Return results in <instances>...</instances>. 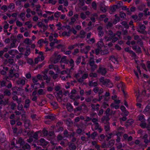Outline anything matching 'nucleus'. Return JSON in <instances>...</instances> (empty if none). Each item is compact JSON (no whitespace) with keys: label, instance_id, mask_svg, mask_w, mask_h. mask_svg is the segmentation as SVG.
I'll use <instances>...</instances> for the list:
<instances>
[{"label":"nucleus","instance_id":"obj_1","mask_svg":"<svg viewBox=\"0 0 150 150\" xmlns=\"http://www.w3.org/2000/svg\"><path fill=\"white\" fill-rule=\"evenodd\" d=\"M100 82L103 85H107L110 82V80L107 79H105L104 76H101L100 78Z\"/></svg>","mask_w":150,"mask_h":150},{"label":"nucleus","instance_id":"obj_2","mask_svg":"<svg viewBox=\"0 0 150 150\" xmlns=\"http://www.w3.org/2000/svg\"><path fill=\"white\" fill-rule=\"evenodd\" d=\"M98 72L100 74L103 76H105L106 74L107 71L105 68L100 67L98 71Z\"/></svg>","mask_w":150,"mask_h":150},{"label":"nucleus","instance_id":"obj_3","mask_svg":"<svg viewBox=\"0 0 150 150\" xmlns=\"http://www.w3.org/2000/svg\"><path fill=\"white\" fill-rule=\"evenodd\" d=\"M42 134V130H39L35 132V133L33 134L32 137L36 140H37L38 139V135L41 136Z\"/></svg>","mask_w":150,"mask_h":150},{"label":"nucleus","instance_id":"obj_4","mask_svg":"<svg viewBox=\"0 0 150 150\" xmlns=\"http://www.w3.org/2000/svg\"><path fill=\"white\" fill-rule=\"evenodd\" d=\"M125 50L127 52H128L130 54L132 55V56L133 57H135L136 56V54L132 50H130L129 47H127L126 48Z\"/></svg>","mask_w":150,"mask_h":150},{"label":"nucleus","instance_id":"obj_5","mask_svg":"<svg viewBox=\"0 0 150 150\" xmlns=\"http://www.w3.org/2000/svg\"><path fill=\"white\" fill-rule=\"evenodd\" d=\"M105 5L103 2H101L99 3V7L100 11L103 12H106L107 9L105 7Z\"/></svg>","mask_w":150,"mask_h":150},{"label":"nucleus","instance_id":"obj_6","mask_svg":"<svg viewBox=\"0 0 150 150\" xmlns=\"http://www.w3.org/2000/svg\"><path fill=\"white\" fill-rule=\"evenodd\" d=\"M61 56L60 54H58L57 56H55L53 59V62L54 64L57 63L61 59Z\"/></svg>","mask_w":150,"mask_h":150},{"label":"nucleus","instance_id":"obj_7","mask_svg":"<svg viewBox=\"0 0 150 150\" xmlns=\"http://www.w3.org/2000/svg\"><path fill=\"white\" fill-rule=\"evenodd\" d=\"M30 102L31 101L29 98L26 99L25 102L24 108H28L30 106Z\"/></svg>","mask_w":150,"mask_h":150},{"label":"nucleus","instance_id":"obj_8","mask_svg":"<svg viewBox=\"0 0 150 150\" xmlns=\"http://www.w3.org/2000/svg\"><path fill=\"white\" fill-rule=\"evenodd\" d=\"M115 18L113 21V23L114 24H116L117 23L119 22L120 20V18L119 17L117 14L115 15Z\"/></svg>","mask_w":150,"mask_h":150},{"label":"nucleus","instance_id":"obj_9","mask_svg":"<svg viewBox=\"0 0 150 150\" xmlns=\"http://www.w3.org/2000/svg\"><path fill=\"white\" fill-rule=\"evenodd\" d=\"M16 143L17 144H19L21 146H22L24 145L25 142L21 137H20L17 140H16Z\"/></svg>","mask_w":150,"mask_h":150},{"label":"nucleus","instance_id":"obj_10","mask_svg":"<svg viewBox=\"0 0 150 150\" xmlns=\"http://www.w3.org/2000/svg\"><path fill=\"white\" fill-rule=\"evenodd\" d=\"M8 53L11 55H14L18 53V51L16 49H12L9 50Z\"/></svg>","mask_w":150,"mask_h":150},{"label":"nucleus","instance_id":"obj_11","mask_svg":"<svg viewBox=\"0 0 150 150\" xmlns=\"http://www.w3.org/2000/svg\"><path fill=\"white\" fill-rule=\"evenodd\" d=\"M98 85V83L97 81L93 82L92 81H90L89 82L88 85L90 87H96Z\"/></svg>","mask_w":150,"mask_h":150},{"label":"nucleus","instance_id":"obj_12","mask_svg":"<svg viewBox=\"0 0 150 150\" xmlns=\"http://www.w3.org/2000/svg\"><path fill=\"white\" fill-rule=\"evenodd\" d=\"M40 144L42 146H46L47 144V141L44 138H41L40 139Z\"/></svg>","mask_w":150,"mask_h":150},{"label":"nucleus","instance_id":"obj_13","mask_svg":"<svg viewBox=\"0 0 150 150\" xmlns=\"http://www.w3.org/2000/svg\"><path fill=\"white\" fill-rule=\"evenodd\" d=\"M17 83L18 85L23 86L25 84V80L23 79H19L17 81Z\"/></svg>","mask_w":150,"mask_h":150},{"label":"nucleus","instance_id":"obj_14","mask_svg":"<svg viewBox=\"0 0 150 150\" xmlns=\"http://www.w3.org/2000/svg\"><path fill=\"white\" fill-rule=\"evenodd\" d=\"M39 86L40 88H42V86L39 83H35L33 84H32L31 86V87H32L34 89H37V87L36 86Z\"/></svg>","mask_w":150,"mask_h":150},{"label":"nucleus","instance_id":"obj_15","mask_svg":"<svg viewBox=\"0 0 150 150\" xmlns=\"http://www.w3.org/2000/svg\"><path fill=\"white\" fill-rule=\"evenodd\" d=\"M8 100L5 99L4 100H0V105H7L8 104Z\"/></svg>","mask_w":150,"mask_h":150},{"label":"nucleus","instance_id":"obj_16","mask_svg":"<svg viewBox=\"0 0 150 150\" xmlns=\"http://www.w3.org/2000/svg\"><path fill=\"white\" fill-rule=\"evenodd\" d=\"M46 119H50L53 120L55 119V117L54 115L52 114L48 115L45 117Z\"/></svg>","mask_w":150,"mask_h":150},{"label":"nucleus","instance_id":"obj_17","mask_svg":"<svg viewBox=\"0 0 150 150\" xmlns=\"http://www.w3.org/2000/svg\"><path fill=\"white\" fill-rule=\"evenodd\" d=\"M110 106L111 108H114L116 109H119L120 107L119 105L118 104L116 105L114 103H112L110 104Z\"/></svg>","mask_w":150,"mask_h":150},{"label":"nucleus","instance_id":"obj_18","mask_svg":"<svg viewBox=\"0 0 150 150\" xmlns=\"http://www.w3.org/2000/svg\"><path fill=\"white\" fill-rule=\"evenodd\" d=\"M115 143V141L113 139L111 140L107 144L108 147H110L113 146Z\"/></svg>","mask_w":150,"mask_h":150},{"label":"nucleus","instance_id":"obj_19","mask_svg":"<svg viewBox=\"0 0 150 150\" xmlns=\"http://www.w3.org/2000/svg\"><path fill=\"white\" fill-rule=\"evenodd\" d=\"M67 108L68 111L69 112H71L74 111L73 107L70 104L69 105H67Z\"/></svg>","mask_w":150,"mask_h":150},{"label":"nucleus","instance_id":"obj_20","mask_svg":"<svg viewBox=\"0 0 150 150\" xmlns=\"http://www.w3.org/2000/svg\"><path fill=\"white\" fill-rule=\"evenodd\" d=\"M110 115H106L105 116H104L101 119V121H104L105 120L107 121H108L110 119L109 116Z\"/></svg>","mask_w":150,"mask_h":150},{"label":"nucleus","instance_id":"obj_21","mask_svg":"<svg viewBox=\"0 0 150 150\" xmlns=\"http://www.w3.org/2000/svg\"><path fill=\"white\" fill-rule=\"evenodd\" d=\"M138 120L139 121H145V119L144 118L145 116L144 115L142 114L139 115L138 116Z\"/></svg>","mask_w":150,"mask_h":150},{"label":"nucleus","instance_id":"obj_22","mask_svg":"<svg viewBox=\"0 0 150 150\" xmlns=\"http://www.w3.org/2000/svg\"><path fill=\"white\" fill-rule=\"evenodd\" d=\"M82 107L81 106H79L74 110V113L76 115L77 112L80 111L82 109Z\"/></svg>","mask_w":150,"mask_h":150},{"label":"nucleus","instance_id":"obj_23","mask_svg":"<svg viewBox=\"0 0 150 150\" xmlns=\"http://www.w3.org/2000/svg\"><path fill=\"white\" fill-rule=\"evenodd\" d=\"M33 133L32 132H30V130L29 128L27 130H25L24 132V135H30V136H32L31 135Z\"/></svg>","mask_w":150,"mask_h":150},{"label":"nucleus","instance_id":"obj_24","mask_svg":"<svg viewBox=\"0 0 150 150\" xmlns=\"http://www.w3.org/2000/svg\"><path fill=\"white\" fill-rule=\"evenodd\" d=\"M81 56H79L75 61V62L77 65H78L80 64L81 61Z\"/></svg>","mask_w":150,"mask_h":150},{"label":"nucleus","instance_id":"obj_25","mask_svg":"<svg viewBox=\"0 0 150 150\" xmlns=\"http://www.w3.org/2000/svg\"><path fill=\"white\" fill-rule=\"evenodd\" d=\"M89 65L91 67V70L92 71H94L98 67V66L95 64L90 65Z\"/></svg>","mask_w":150,"mask_h":150},{"label":"nucleus","instance_id":"obj_26","mask_svg":"<svg viewBox=\"0 0 150 150\" xmlns=\"http://www.w3.org/2000/svg\"><path fill=\"white\" fill-rule=\"evenodd\" d=\"M42 131V134L45 136H48V131L45 128H44Z\"/></svg>","mask_w":150,"mask_h":150},{"label":"nucleus","instance_id":"obj_27","mask_svg":"<svg viewBox=\"0 0 150 150\" xmlns=\"http://www.w3.org/2000/svg\"><path fill=\"white\" fill-rule=\"evenodd\" d=\"M113 112V111L112 110L111 111H110V109L109 108H107L106 110L105 113L106 115H112V112Z\"/></svg>","mask_w":150,"mask_h":150},{"label":"nucleus","instance_id":"obj_28","mask_svg":"<svg viewBox=\"0 0 150 150\" xmlns=\"http://www.w3.org/2000/svg\"><path fill=\"white\" fill-rule=\"evenodd\" d=\"M150 109V103H148L145 107L144 112H147L149 111Z\"/></svg>","mask_w":150,"mask_h":150},{"label":"nucleus","instance_id":"obj_29","mask_svg":"<svg viewBox=\"0 0 150 150\" xmlns=\"http://www.w3.org/2000/svg\"><path fill=\"white\" fill-rule=\"evenodd\" d=\"M97 135V133L95 131L93 132L91 135V139L93 140L95 139V137Z\"/></svg>","mask_w":150,"mask_h":150},{"label":"nucleus","instance_id":"obj_30","mask_svg":"<svg viewBox=\"0 0 150 150\" xmlns=\"http://www.w3.org/2000/svg\"><path fill=\"white\" fill-rule=\"evenodd\" d=\"M6 81L4 80L0 81V85L2 87L6 86Z\"/></svg>","mask_w":150,"mask_h":150},{"label":"nucleus","instance_id":"obj_31","mask_svg":"<svg viewBox=\"0 0 150 150\" xmlns=\"http://www.w3.org/2000/svg\"><path fill=\"white\" fill-rule=\"evenodd\" d=\"M62 95V92L61 90L59 91L57 93L56 96L58 98L61 99V97L60 96V95Z\"/></svg>","mask_w":150,"mask_h":150},{"label":"nucleus","instance_id":"obj_32","mask_svg":"<svg viewBox=\"0 0 150 150\" xmlns=\"http://www.w3.org/2000/svg\"><path fill=\"white\" fill-rule=\"evenodd\" d=\"M5 137V135L4 133H0V140L1 141H4Z\"/></svg>","mask_w":150,"mask_h":150},{"label":"nucleus","instance_id":"obj_33","mask_svg":"<svg viewBox=\"0 0 150 150\" xmlns=\"http://www.w3.org/2000/svg\"><path fill=\"white\" fill-rule=\"evenodd\" d=\"M24 42L26 44L29 45L31 42V40L28 38H26L24 40Z\"/></svg>","mask_w":150,"mask_h":150},{"label":"nucleus","instance_id":"obj_34","mask_svg":"<svg viewBox=\"0 0 150 150\" xmlns=\"http://www.w3.org/2000/svg\"><path fill=\"white\" fill-rule=\"evenodd\" d=\"M87 42L90 44H92L94 43L95 42V40L94 38H92L90 39L87 41Z\"/></svg>","mask_w":150,"mask_h":150},{"label":"nucleus","instance_id":"obj_35","mask_svg":"<svg viewBox=\"0 0 150 150\" xmlns=\"http://www.w3.org/2000/svg\"><path fill=\"white\" fill-rule=\"evenodd\" d=\"M23 148L24 149H27L29 150L30 149V147L29 144H26L23 146Z\"/></svg>","mask_w":150,"mask_h":150},{"label":"nucleus","instance_id":"obj_36","mask_svg":"<svg viewBox=\"0 0 150 150\" xmlns=\"http://www.w3.org/2000/svg\"><path fill=\"white\" fill-rule=\"evenodd\" d=\"M38 93L39 95H43L45 94V92L43 91L42 89H40L38 91Z\"/></svg>","mask_w":150,"mask_h":150},{"label":"nucleus","instance_id":"obj_37","mask_svg":"<svg viewBox=\"0 0 150 150\" xmlns=\"http://www.w3.org/2000/svg\"><path fill=\"white\" fill-rule=\"evenodd\" d=\"M85 34L86 33L85 31L83 30L81 31L80 32V34L81 35V36H80L79 37L81 38H85Z\"/></svg>","mask_w":150,"mask_h":150},{"label":"nucleus","instance_id":"obj_38","mask_svg":"<svg viewBox=\"0 0 150 150\" xmlns=\"http://www.w3.org/2000/svg\"><path fill=\"white\" fill-rule=\"evenodd\" d=\"M27 62L30 65H32L33 64V61L31 58H29L27 60Z\"/></svg>","mask_w":150,"mask_h":150},{"label":"nucleus","instance_id":"obj_39","mask_svg":"<svg viewBox=\"0 0 150 150\" xmlns=\"http://www.w3.org/2000/svg\"><path fill=\"white\" fill-rule=\"evenodd\" d=\"M4 94L7 96H9L11 94V91L7 89L4 92Z\"/></svg>","mask_w":150,"mask_h":150},{"label":"nucleus","instance_id":"obj_40","mask_svg":"<svg viewBox=\"0 0 150 150\" xmlns=\"http://www.w3.org/2000/svg\"><path fill=\"white\" fill-rule=\"evenodd\" d=\"M95 64V62L94 60V58L93 57H91L89 61V65H91L92 64Z\"/></svg>","mask_w":150,"mask_h":150},{"label":"nucleus","instance_id":"obj_41","mask_svg":"<svg viewBox=\"0 0 150 150\" xmlns=\"http://www.w3.org/2000/svg\"><path fill=\"white\" fill-rule=\"evenodd\" d=\"M68 61V60H67L66 59V56H64L61 59L60 62H64L65 63H66V62Z\"/></svg>","mask_w":150,"mask_h":150},{"label":"nucleus","instance_id":"obj_42","mask_svg":"<svg viewBox=\"0 0 150 150\" xmlns=\"http://www.w3.org/2000/svg\"><path fill=\"white\" fill-rule=\"evenodd\" d=\"M109 106V105L108 103L106 102H103L102 103V107L105 109Z\"/></svg>","mask_w":150,"mask_h":150},{"label":"nucleus","instance_id":"obj_43","mask_svg":"<svg viewBox=\"0 0 150 150\" xmlns=\"http://www.w3.org/2000/svg\"><path fill=\"white\" fill-rule=\"evenodd\" d=\"M137 43L139 44L141 47L143 46V43L142 41V40L140 38H139V40H137Z\"/></svg>","mask_w":150,"mask_h":150},{"label":"nucleus","instance_id":"obj_44","mask_svg":"<svg viewBox=\"0 0 150 150\" xmlns=\"http://www.w3.org/2000/svg\"><path fill=\"white\" fill-rule=\"evenodd\" d=\"M146 65L148 71L150 72V61L148 60L147 62Z\"/></svg>","mask_w":150,"mask_h":150},{"label":"nucleus","instance_id":"obj_45","mask_svg":"<svg viewBox=\"0 0 150 150\" xmlns=\"http://www.w3.org/2000/svg\"><path fill=\"white\" fill-rule=\"evenodd\" d=\"M92 6L94 10H96L97 8V5L95 1H93L92 4Z\"/></svg>","mask_w":150,"mask_h":150},{"label":"nucleus","instance_id":"obj_46","mask_svg":"<svg viewBox=\"0 0 150 150\" xmlns=\"http://www.w3.org/2000/svg\"><path fill=\"white\" fill-rule=\"evenodd\" d=\"M71 21L69 23V24L70 25L73 24L76 21V19L73 17L71 18Z\"/></svg>","mask_w":150,"mask_h":150},{"label":"nucleus","instance_id":"obj_47","mask_svg":"<svg viewBox=\"0 0 150 150\" xmlns=\"http://www.w3.org/2000/svg\"><path fill=\"white\" fill-rule=\"evenodd\" d=\"M80 16L83 20H85L86 18V15L83 13H80Z\"/></svg>","mask_w":150,"mask_h":150},{"label":"nucleus","instance_id":"obj_48","mask_svg":"<svg viewBox=\"0 0 150 150\" xmlns=\"http://www.w3.org/2000/svg\"><path fill=\"white\" fill-rule=\"evenodd\" d=\"M8 8L12 9H13L15 8V4L13 3H10L8 6Z\"/></svg>","mask_w":150,"mask_h":150},{"label":"nucleus","instance_id":"obj_49","mask_svg":"<svg viewBox=\"0 0 150 150\" xmlns=\"http://www.w3.org/2000/svg\"><path fill=\"white\" fill-rule=\"evenodd\" d=\"M55 135V134L54 132L53 131H49V132H48V136L52 137L54 136Z\"/></svg>","mask_w":150,"mask_h":150},{"label":"nucleus","instance_id":"obj_50","mask_svg":"<svg viewBox=\"0 0 150 150\" xmlns=\"http://www.w3.org/2000/svg\"><path fill=\"white\" fill-rule=\"evenodd\" d=\"M108 34L110 35L112 37L115 36V35H117L116 33H114L111 30L109 31Z\"/></svg>","mask_w":150,"mask_h":150},{"label":"nucleus","instance_id":"obj_51","mask_svg":"<svg viewBox=\"0 0 150 150\" xmlns=\"http://www.w3.org/2000/svg\"><path fill=\"white\" fill-rule=\"evenodd\" d=\"M140 126L141 127L145 128H147V125H146V122H144L140 124Z\"/></svg>","mask_w":150,"mask_h":150},{"label":"nucleus","instance_id":"obj_52","mask_svg":"<svg viewBox=\"0 0 150 150\" xmlns=\"http://www.w3.org/2000/svg\"><path fill=\"white\" fill-rule=\"evenodd\" d=\"M117 87L119 88H124V84L123 83H119L117 85Z\"/></svg>","mask_w":150,"mask_h":150},{"label":"nucleus","instance_id":"obj_53","mask_svg":"<svg viewBox=\"0 0 150 150\" xmlns=\"http://www.w3.org/2000/svg\"><path fill=\"white\" fill-rule=\"evenodd\" d=\"M97 75L96 73H91L89 74V76L91 77L96 78L97 77Z\"/></svg>","mask_w":150,"mask_h":150},{"label":"nucleus","instance_id":"obj_54","mask_svg":"<svg viewBox=\"0 0 150 150\" xmlns=\"http://www.w3.org/2000/svg\"><path fill=\"white\" fill-rule=\"evenodd\" d=\"M69 146L72 150L75 149L76 148V145L74 144H70L69 145Z\"/></svg>","mask_w":150,"mask_h":150},{"label":"nucleus","instance_id":"obj_55","mask_svg":"<svg viewBox=\"0 0 150 150\" xmlns=\"http://www.w3.org/2000/svg\"><path fill=\"white\" fill-rule=\"evenodd\" d=\"M7 7L6 5H4L2 6L1 8V9L4 10L5 12H6L7 10Z\"/></svg>","mask_w":150,"mask_h":150},{"label":"nucleus","instance_id":"obj_56","mask_svg":"<svg viewBox=\"0 0 150 150\" xmlns=\"http://www.w3.org/2000/svg\"><path fill=\"white\" fill-rule=\"evenodd\" d=\"M16 106V105L15 103H11V108L12 110H14Z\"/></svg>","mask_w":150,"mask_h":150},{"label":"nucleus","instance_id":"obj_57","mask_svg":"<svg viewBox=\"0 0 150 150\" xmlns=\"http://www.w3.org/2000/svg\"><path fill=\"white\" fill-rule=\"evenodd\" d=\"M69 62L70 64V66H75L74 61V60L73 59L71 58L70 59L69 61Z\"/></svg>","mask_w":150,"mask_h":150},{"label":"nucleus","instance_id":"obj_58","mask_svg":"<svg viewBox=\"0 0 150 150\" xmlns=\"http://www.w3.org/2000/svg\"><path fill=\"white\" fill-rule=\"evenodd\" d=\"M134 121L132 120H128L127 122V123L128 125L131 126L133 123Z\"/></svg>","mask_w":150,"mask_h":150},{"label":"nucleus","instance_id":"obj_59","mask_svg":"<svg viewBox=\"0 0 150 150\" xmlns=\"http://www.w3.org/2000/svg\"><path fill=\"white\" fill-rule=\"evenodd\" d=\"M104 34V32L102 30L99 31L98 35L99 37H101Z\"/></svg>","mask_w":150,"mask_h":150},{"label":"nucleus","instance_id":"obj_60","mask_svg":"<svg viewBox=\"0 0 150 150\" xmlns=\"http://www.w3.org/2000/svg\"><path fill=\"white\" fill-rule=\"evenodd\" d=\"M61 14L60 12L57 11L54 13V16L56 18H58Z\"/></svg>","mask_w":150,"mask_h":150},{"label":"nucleus","instance_id":"obj_61","mask_svg":"<svg viewBox=\"0 0 150 150\" xmlns=\"http://www.w3.org/2000/svg\"><path fill=\"white\" fill-rule=\"evenodd\" d=\"M139 28L141 30H144L146 29V27L144 24H141L139 26Z\"/></svg>","mask_w":150,"mask_h":150},{"label":"nucleus","instance_id":"obj_62","mask_svg":"<svg viewBox=\"0 0 150 150\" xmlns=\"http://www.w3.org/2000/svg\"><path fill=\"white\" fill-rule=\"evenodd\" d=\"M104 112V110L103 109H101L98 112V116H100L102 115Z\"/></svg>","mask_w":150,"mask_h":150},{"label":"nucleus","instance_id":"obj_63","mask_svg":"<svg viewBox=\"0 0 150 150\" xmlns=\"http://www.w3.org/2000/svg\"><path fill=\"white\" fill-rule=\"evenodd\" d=\"M88 74L87 73H86L83 74L81 77L83 78V79L84 80L87 79L88 78Z\"/></svg>","mask_w":150,"mask_h":150},{"label":"nucleus","instance_id":"obj_64","mask_svg":"<svg viewBox=\"0 0 150 150\" xmlns=\"http://www.w3.org/2000/svg\"><path fill=\"white\" fill-rule=\"evenodd\" d=\"M16 47V44L11 42V43L10 47H9L10 49H11L13 48H15Z\"/></svg>","mask_w":150,"mask_h":150}]
</instances>
